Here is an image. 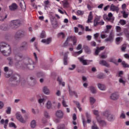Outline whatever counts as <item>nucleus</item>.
I'll list each match as a JSON object with an SVG mask.
<instances>
[{
  "label": "nucleus",
  "instance_id": "nucleus-1",
  "mask_svg": "<svg viewBox=\"0 0 129 129\" xmlns=\"http://www.w3.org/2000/svg\"><path fill=\"white\" fill-rule=\"evenodd\" d=\"M15 66H16L17 68L21 67L22 69H25V70H34V68H35V64H34V62L30 58L26 60L25 62L23 63L21 66H20L19 62L16 61Z\"/></svg>",
  "mask_w": 129,
  "mask_h": 129
},
{
  "label": "nucleus",
  "instance_id": "nucleus-2",
  "mask_svg": "<svg viewBox=\"0 0 129 129\" xmlns=\"http://www.w3.org/2000/svg\"><path fill=\"white\" fill-rule=\"evenodd\" d=\"M0 51L4 56H10L12 53L11 46L6 42L0 43Z\"/></svg>",
  "mask_w": 129,
  "mask_h": 129
},
{
  "label": "nucleus",
  "instance_id": "nucleus-3",
  "mask_svg": "<svg viewBox=\"0 0 129 129\" xmlns=\"http://www.w3.org/2000/svg\"><path fill=\"white\" fill-rule=\"evenodd\" d=\"M86 116L87 118V122L85 120V118L84 117L82 118V122L84 127H86L87 123H90V122H91V115H90L88 112H86Z\"/></svg>",
  "mask_w": 129,
  "mask_h": 129
},
{
  "label": "nucleus",
  "instance_id": "nucleus-4",
  "mask_svg": "<svg viewBox=\"0 0 129 129\" xmlns=\"http://www.w3.org/2000/svg\"><path fill=\"white\" fill-rule=\"evenodd\" d=\"M103 19L104 21L110 22V23H113V21H114V17H113V15L111 13H109L108 15L104 14L103 15Z\"/></svg>",
  "mask_w": 129,
  "mask_h": 129
},
{
  "label": "nucleus",
  "instance_id": "nucleus-5",
  "mask_svg": "<svg viewBox=\"0 0 129 129\" xmlns=\"http://www.w3.org/2000/svg\"><path fill=\"white\" fill-rule=\"evenodd\" d=\"M71 41L73 42L74 46H76V43H77V39H76V37L75 36H69L64 42V45L66 46L67 45H68V43Z\"/></svg>",
  "mask_w": 129,
  "mask_h": 129
},
{
  "label": "nucleus",
  "instance_id": "nucleus-6",
  "mask_svg": "<svg viewBox=\"0 0 129 129\" xmlns=\"http://www.w3.org/2000/svg\"><path fill=\"white\" fill-rule=\"evenodd\" d=\"M18 78H20V77L19 76H18L17 75H15L10 78L11 81H15V82L16 83V84H15V85H18V84H20V82H21L22 84L26 82V81H24V79H21L20 81H16L17 80V78H18Z\"/></svg>",
  "mask_w": 129,
  "mask_h": 129
},
{
  "label": "nucleus",
  "instance_id": "nucleus-7",
  "mask_svg": "<svg viewBox=\"0 0 129 129\" xmlns=\"http://www.w3.org/2000/svg\"><path fill=\"white\" fill-rule=\"evenodd\" d=\"M21 25L20 20H13L11 22V27L12 29H16Z\"/></svg>",
  "mask_w": 129,
  "mask_h": 129
},
{
  "label": "nucleus",
  "instance_id": "nucleus-8",
  "mask_svg": "<svg viewBox=\"0 0 129 129\" xmlns=\"http://www.w3.org/2000/svg\"><path fill=\"white\" fill-rule=\"evenodd\" d=\"M78 59L81 63H83V65H89L91 62H93V61L92 60L85 59L83 57H79Z\"/></svg>",
  "mask_w": 129,
  "mask_h": 129
},
{
  "label": "nucleus",
  "instance_id": "nucleus-9",
  "mask_svg": "<svg viewBox=\"0 0 129 129\" xmlns=\"http://www.w3.org/2000/svg\"><path fill=\"white\" fill-rule=\"evenodd\" d=\"M55 116L59 119H62L64 117V112L61 110H58L55 112Z\"/></svg>",
  "mask_w": 129,
  "mask_h": 129
},
{
  "label": "nucleus",
  "instance_id": "nucleus-10",
  "mask_svg": "<svg viewBox=\"0 0 129 129\" xmlns=\"http://www.w3.org/2000/svg\"><path fill=\"white\" fill-rule=\"evenodd\" d=\"M16 116L17 119L20 122H22V123H25V122H26V121L24 119V118H23V116L19 112L16 113Z\"/></svg>",
  "mask_w": 129,
  "mask_h": 129
},
{
  "label": "nucleus",
  "instance_id": "nucleus-11",
  "mask_svg": "<svg viewBox=\"0 0 129 129\" xmlns=\"http://www.w3.org/2000/svg\"><path fill=\"white\" fill-rule=\"evenodd\" d=\"M50 21L51 23V25L53 27V28H56L57 26H58V23L57 22V20L55 17L52 16L50 18Z\"/></svg>",
  "mask_w": 129,
  "mask_h": 129
},
{
  "label": "nucleus",
  "instance_id": "nucleus-12",
  "mask_svg": "<svg viewBox=\"0 0 129 129\" xmlns=\"http://www.w3.org/2000/svg\"><path fill=\"white\" fill-rule=\"evenodd\" d=\"M119 97V94L117 92L113 93L110 96V99L112 100H117Z\"/></svg>",
  "mask_w": 129,
  "mask_h": 129
},
{
  "label": "nucleus",
  "instance_id": "nucleus-13",
  "mask_svg": "<svg viewBox=\"0 0 129 129\" xmlns=\"http://www.w3.org/2000/svg\"><path fill=\"white\" fill-rule=\"evenodd\" d=\"M96 120L101 126H106V125L107 124L106 121L104 120H101L100 117L99 118H97Z\"/></svg>",
  "mask_w": 129,
  "mask_h": 129
},
{
  "label": "nucleus",
  "instance_id": "nucleus-14",
  "mask_svg": "<svg viewBox=\"0 0 129 129\" xmlns=\"http://www.w3.org/2000/svg\"><path fill=\"white\" fill-rule=\"evenodd\" d=\"M110 10L112 12H116V13H118L119 8H118V7L114 6V5L111 4L110 6Z\"/></svg>",
  "mask_w": 129,
  "mask_h": 129
},
{
  "label": "nucleus",
  "instance_id": "nucleus-15",
  "mask_svg": "<svg viewBox=\"0 0 129 129\" xmlns=\"http://www.w3.org/2000/svg\"><path fill=\"white\" fill-rule=\"evenodd\" d=\"M107 120L108 121H110V122H112V121H114V120H115V116L110 113V114L107 116Z\"/></svg>",
  "mask_w": 129,
  "mask_h": 129
},
{
  "label": "nucleus",
  "instance_id": "nucleus-16",
  "mask_svg": "<svg viewBox=\"0 0 129 129\" xmlns=\"http://www.w3.org/2000/svg\"><path fill=\"white\" fill-rule=\"evenodd\" d=\"M42 91L44 94H46V95H49L51 93V91H50V90L48 88V87L44 86L43 87L42 89Z\"/></svg>",
  "mask_w": 129,
  "mask_h": 129
},
{
  "label": "nucleus",
  "instance_id": "nucleus-17",
  "mask_svg": "<svg viewBox=\"0 0 129 129\" xmlns=\"http://www.w3.org/2000/svg\"><path fill=\"white\" fill-rule=\"evenodd\" d=\"M18 9V5L16 3H13L9 6V9L10 11H15Z\"/></svg>",
  "mask_w": 129,
  "mask_h": 129
},
{
  "label": "nucleus",
  "instance_id": "nucleus-18",
  "mask_svg": "<svg viewBox=\"0 0 129 129\" xmlns=\"http://www.w3.org/2000/svg\"><path fill=\"white\" fill-rule=\"evenodd\" d=\"M114 37V34H113V32H111L110 33L109 38H106L105 41L106 42H111L112 41H113V38Z\"/></svg>",
  "mask_w": 129,
  "mask_h": 129
},
{
  "label": "nucleus",
  "instance_id": "nucleus-19",
  "mask_svg": "<svg viewBox=\"0 0 129 129\" xmlns=\"http://www.w3.org/2000/svg\"><path fill=\"white\" fill-rule=\"evenodd\" d=\"M98 88L100 90H101L102 91H104L105 90H106V87H105V85L99 83L97 85Z\"/></svg>",
  "mask_w": 129,
  "mask_h": 129
},
{
  "label": "nucleus",
  "instance_id": "nucleus-20",
  "mask_svg": "<svg viewBox=\"0 0 129 129\" xmlns=\"http://www.w3.org/2000/svg\"><path fill=\"white\" fill-rule=\"evenodd\" d=\"M42 43H44L46 45H49L51 42H52V38H48L46 39H42L41 40Z\"/></svg>",
  "mask_w": 129,
  "mask_h": 129
},
{
  "label": "nucleus",
  "instance_id": "nucleus-21",
  "mask_svg": "<svg viewBox=\"0 0 129 129\" xmlns=\"http://www.w3.org/2000/svg\"><path fill=\"white\" fill-rule=\"evenodd\" d=\"M93 19V14L92 12H90L88 17L87 23H91V21Z\"/></svg>",
  "mask_w": 129,
  "mask_h": 129
},
{
  "label": "nucleus",
  "instance_id": "nucleus-22",
  "mask_svg": "<svg viewBox=\"0 0 129 129\" xmlns=\"http://www.w3.org/2000/svg\"><path fill=\"white\" fill-rule=\"evenodd\" d=\"M93 112L94 115L96 116V119L97 120V118H100V116H99V111L98 110H93Z\"/></svg>",
  "mask_w": 129,
  "mask_h": 129
},
{
  "label": "nucleus",
  "instance_id": "nucleus-23",
  "mask_svg": "<svg viewBox=\"0 0 129 129\" xmlns=\"http://www.w3.org/2000/svg\"><path fill=\"white\" fill-rule=\"evenodd\" d=\"M105 48V47L104 46H102V47H100V48H97L95 50V55H98V53H99V52H100L101 51H102V50H104Z\"/></svg>",
  "mask_w": 129,
  "mask_h": 129
},
{
  "label": "nucleus",
  "instance_id": "nucleus-24",
  "mask_svg": "<svg viewBox=\"0 0 129 129\" xmlns=\"http://www.w3.org/2000/svg\"><path fill=\"white\" fill-rule=\"evenodd\" d=\"M99 64H100V65H103V66H105L106 67H109V64L107 63L106 61L104 60H100L99 61Z\"/></svg>",
  "mask_w": 129,
  "mask_h": 129
},
{
  "label": "nucleus",
  "instance_id": "nucleus-25",
  "mask_svg": "<svg viewBox=\"0 0 129 129\" xmlns=\"http://www.w3.org/2000/svg\"><path fill=\"white\" fill-rule=\"evenodd\" d=\"M19 4L23 12H25V11H26V4H25V2H24V3L20 2Z\"/></svg>",
  "mask_w": 129,
  "mask_h": 129
},
{
  "label": "nucleus",
  "instance_id": "nucleus-26",
  "mask_svg": "<svg viewBox=\"0 0 129 129\" xmlns=\"http://www.w3.org/2000/svg\"><path fill=\"white\" fill-rule=\"evenodd\" d=\"M110 113H111L109 110H106L102 112V115H103V116H105L107 118V116H108Z\"/></svg>",
  "mask_w": 129,
  "mask_h": 129
},
{
  "label": "nucleus",
  "instance_id": "nucleus-27",
  "mask_svg": "<svg viewBox=\"0 0 129 129\" xmlns=\"http://www.w3.org/2000/svg\"><path fill=\"white\" fill-rule=\"evenodd\" d=\"M37 126V122L35 120H33L31 121L30 123V126L32 128H35Z\"/></svg>",
  "mask_w": 129,
  "mask_h": 129
},
{
  "label": "nucleus",
  "instance_id": "nucleus-28",
  "mask_svg": "<svg viewBox=\"0 0 129 129\" xmlns=\"http://www.w3.org/2000/svg\"><path fill=\"white\" fill-rule=\"evenodd\" d=\"M21 48L23 49V50H26L27 48H28V43L26 42H24L21 44Z\"/></svg>",
  "mask_w": 129,
  "mask_h": 129
},
{
  "label": "nucleus",
  "instance_id": "nucleus-29",
  "mask_svg": "<svg viewBox=\"0 0 129 129\" xmlns=\"http://www.w3.org/2000/svg\"><path fill=\"white\" fill-rule=\"evenodd\" d=\"M62 5L64 8H67L69 7V2H68V0H63L62 1Z\"/></svg>",
  "mask_w": 129,
  "mask_h": 129
},
{
  "label": "nucleus",
  "instance_id": "nucleus-30",
  "mask_svg": "<svg viewBox=\"0 0 129 129\" xmlns=\"http://www.w3.org/2000/svg\"><path fill=\"white\" fill-rule=\"evenodd\" d=\"M74 102L75 103V104L77 105V107L79 108V110L80 111H81L82 110V108L80 107V103H79V102H78L77 101H74Z\"/></svg>",
  "mask_w": 129,
  "mask_h": 129
},
{
  "label": "nucleus",
  "instance_id": "nucleus-31",
  "mask_svg": "<svg viewBox=\"0 0 129 129\" xmlns=\"http://www.w3.org/2000/svg\"><path fill=\"white\" fill-rule=\"evenodd\" d=\"M7 60L9 61V64L10 66H12V65H14V62H15V61L13 60L12 57H8Z\"/></svg>",
  "mask_w": 129,
  "mask_h": 129
},
{
  "label": "nucleus",
  "instance_id": "nucleus-32",
  "mask_svg": "<svg viewBox=\"0 0 129 129\" xmlns=\"http://www.w3.org/2000/svg\"><path fill=\"white\" fill-rule=\"evenodd\" d=\"M83 52V50L81 49L79 51L74 52L73 55V56H74V57H77V56H78L79 55H80V54H81Z\"/></svg>",
  "mask_w": 129,
  "mask_h": 129
},
{
  "label": "nucleus",
  "instance_id": "nucleus-33",
  "mask_svg": "<svg viewBox=\"0 0 129 129\" xmlns=\"http://www.w3.org/2000/svg\"><path fill=\"white\" fill-rule=\"evenodd\" d=\"M69 92L70 95H71V96H73V95H75L76 97H78V95H77V93L76 92L72 91V90H70Z\"/></svg>",
  "mask_w": 129,
  "mask_h": 129
},
{
  "label": "nucleus",
  "instance_id": "nucleus-34",
  "mask_svg": "<svg viewBox=\"0 0 129 129\" xmlns=\"http://www.w3.org/2000/svg\"><path fill=\"white\" fill-rule=\"evenodd\" d=\"M57 129H66L65 124H59L57 126Z\"/></svg>",
  "mask_w": 129,
  "mask_h": 129
},
{
  "label": "nucleus",
  "instance_id": "nucleus-35",
  "mask_svg": "<svg viewBox=\"0 0 129 129\" xmlns=\"http://www.w3.org/2000/svg\"><path fill=\"white\" fill-rule=\"evenodd\" d=\"M46 106L47 108H48V109L51 108V107H52V103H51V101L50 100L47 101Z\"/></svg>",
  "mask_w": 129,
  "mask_h": 129
},
{
  "label": "nucleus",
  "instance_id": "nucleus-36",
  "mask_svg": "<svg viewBox=\"0 0 129 129\" xmlns=\"http://www.w3.org/2000/svg\"><path fill=\"white\" fill-rule=\"evenodd\" d=\"M23 55L22 54H18L16 55V57H15V60L19 62V61H20V60L19 59H22L23 58Z\"/></svg>",
  "mask_w": 129,
  "mask_h": 129
},
{
  "label": "nucleus",
  "instance_id": "nucleus-37",
  "mask_svg": "<svg viewBox=\"0 0 129 129\" xmlns=\"http://www.w3.org/2000/svg\"><path fill=\"white\" fill-rule=\"evenodd\" d=\"M57 81L59 82V85H62V86H65V82H62V79H60V78H57Z\"/></svg>",
  "mask_w": 129,
  "mask_h": 129
},
{
  "label": "nucleus",
  "instance_id": "nucleus-38",
  "mask_svg": "<svg viewBox=\"0 0 129 129\" xmlns=\"http://www.w3.org/2000/svg\"><path fill=\"white\" fill-rule=\"evenodd\" d=\"M8 18V15H1L0 16V21L3 22V21H5V19Z\"/></svg>",
  "mask_w": 129,
  "mask_h": 129
},
{
  "label": "nucleus",
  "instance_id": "nucleus-39",
  "mask_svg": "<svg viewBox=\"0 0 129 129\" xmlns=\"http://www.w3.org/2000/svg\"><path fill=\"white\" fill-rule=\"evenodd\" d=\"M125 117H126L125 113H124V112H122L120 114L119 118H120V119H124L125 118Z\"/></svg>",
  "mask_w": 129,
  "mask_h": 129
},
{
  "label": "nucleus",
  "instance_id": "nucleus-40",
  "mask_svg": "<svg viewBox=\"0 0 129 129\" xmlns=\"http://www.w3.org/2000/svg\"><path fill=\"white\" fill-rule=\"evenodd\" d=\"M119 23L121 26H124L126 24V21L123 19H121L119 21Z\"/></svg>",
  "mask_w": 129,
  "mask_h": 129
},
{
  "label": "nucleus",
  "instance_id": "nucleus-41",
  "mask_svg": "<svg viewBox=\"0 0 129 129\" xmlns=\"http://www.w3.org/2000/svg\"><path fill=\"white\" fill-rule=\"evenodd\" d=\"M121 65L124 68H127V67H128V64H127L124 61L121 62Z\"/></svg>",
  "mask_w": 129,
  "mask_h": 129
},
{
  "label": "nucleus",
  "instance_id": "nucleus-42",
  "mask_svg": "<svg viewBox=\"0 0 129 129\" xmlns=\"http://www.w3.org/2000/svg\"><path fill=\"white\" fill-rule=\"evenodd\" d=\"M121 14H123V17L124 18V19H126V18L128 17V15L126 14V12L124 11H122Z\"/></svg>",
  "mask_w": 129,
  "mask_h": 129
},
{
  "label": "nucleus",
  "instance_id": "nucleus-43",
  "mask_svg": "<svg viewBox=\"0 0 129 129\" xmlns=\"http://www.w3.org/2000/svg\"><path fill=\"white\" fill-rule=\"evenodd\" d=\"M38 103L39 104H41V103H43V104H44L45 103V99L44 98H40L38 99Z\"/></svg>",
  "mask_w": 129,
  "mask_h": 129
},
{
  "label": "nucleus",
  "instance_id": "nucleus-44",
  "mask_svg": "<svg viewBox=\"0 0 129 129\" xmlns=\"http://www.w3.org/2000/svg\"><path fill=\"white\" fill-rule=\"evenodd\" d=\"M84 14V12L81 11V10H78L77 12V15L78 16H82V15Z\"/></svg>",
  "mask_w": 129,
  "mask_h": 129
},
{
  "label": "nucleus",
  "instance_id": "nucleus-45",
  "mask_svg": "<svg viewBox=\"0 0 129 129\" xmlns=\"http://www.w3.org/2000/svg\"><path fill=\"white\" fill-rule=\"evenodd\" d=\"M57 37H61L62 39H64L65 38V34L63 32H60L58 34Z\"/></svg>",
  "mask_w": 129,
  "mask_h": 129
},
{
  "label": "nucleus",
  "instance_id": "nucleus-46",
  "mask_svg": "<svg viewBox=\"0 0 129 129\" xmlns=\"http://www.w3.org/2000/svg\"><path fill=\"white\" fill-rule=\"evenodd\" d=\"M90 90L93 93H96V90L95 89V88H94V87H90Z\"/></svg>",
  "mask_w": 129,
  "mask_h": 129
},
{
  "label": "nucleus",
  "instance_id": "nucleus-47",
  "mask_svg": "<svg viewBox=\"0 0 129 129\" xmlns=\"http://www.w3.org/2000/svg\"><path fill=\"white\" fill-rule=\"evenodd\" d=\"M10 127H14V128H16L17 127V125L14 122H11L9 123Z\"/></svg>",
  "mask_w": 129,
  "mask_h": 129
},
{
  "label": "nucleus",
  "instance_id": "nucleus-48",
  "mask_svg": "<svg viewBox=\"0 0 129 129\" xmlns=\"http://www.w3.org/2000/svg\"><path fill=\"white\" fill-rule=\"evenodd\" d=\"M106 28L107 30L105 31V33H108V30H110L111 28H112V26L111 25H106Z\"/></svg>",
  "mask_w": 129,
  "mask_h": 129
},
{
  "label": "nucleus",
  "instance_id": "nucleus-49",
  "mask_svg": "<svg viewBox=\"0 0 129 129\" xmlns=\"http://www.w3.org/2000/svg\"><path fill=\"white\" fill-rule=\"evenodd\" d=\"M116 31L117 33H120L121 32V28L118 26H116Z\"/></svg>",
  "mask_w": 129,
  "mask_h": 129
},
{
  "label": "nucleus",
  "instance_id": "nucleus-50",
  "mask_svg": "<svg viewBox=\"0 0 129 129\" xmlns=\"http://www.w3.org/2000/svg\"><path fill=\"white\" fill-rule=\"evenodd\" d=\"M31 111L33 114H37V113H39V110H35V109L32 108Z\"/></svg>",
  "mask_w": 129,
  "mask_h": 129
},
{
  "label": "nucleus",
  "instance_id": "nucleus-51",
  "mask_svg": "<svg viewBox=\"0 0 129 129\" xmlns=\"http://www.w3.org/2000/svg\"><path fill=\"white\" fill-rule=\"evenodd\" d=\"M90 102L91 104H93V103H94V102H95V99H94V98H93V97H90Z\"/></svg>",
  "mask_w": 129,
  "mask_h": 129
},
{
  "label": "nucleus",
  "instance_id": "nucleus-52",
  "mask_svg": "<svg viewBox=\"0 0 129 129\" xmlns=\"http://www.w3.org/2000/svg\"><path fill=\"white\" fill-rule=\"evenodd\" d=\"M12 111V108L11 107H8L7 110H6V113L7 114H11V111Z\"/></svg>",
  "mask_w": 129,
  "mask_h": 129
},
{
  "label": "nucleus",
  "instance_id": "nucleus-53",
  "mask_svg": "<svg viewBox=\"0 0 129 129\" xmlns=\"http://www.w3.org/2000/svg\"><path fill=\"white\" fill-rule=\"evenodd\" d=\"M40 37L41 38H46V33H45V31H42L40 34Z\"/></svg>",
  "mask_w": 129,
  "mask_h": 129
},
{
  "label": "nucleus",
  "instance_id": "nucleus-54",
  "mask_svg": "<svg viewBox=\"0 0 129 129\" xmlns=\"http://www.w3.org/2000/svg\"><path fill=\"white\" fill-rule=\"evenodd\" d=\"M8 123H9V119H6L4 121V128H7V126H8Z\"/></svg>",
  "mask_w": 129,
  "mask_h": 129
},
{
  "label": "nucleus",
  "instance_id": "nucleus-55",
  "mask_svg": "<svg viewBox=\"0 0 129 129\" xmlns=\"http://www.w3.org/2000/svg\"><path fill=\"white\" fill-rule=\"evenodd\" d=\"M119 83H122L123 85H124V84H125V81L123 80L122 78H120L119 79Z\"/></svg>",
  "mask_w": 129,
  "mask_h": 129
},
{
  "label": "nucleus",
  "instance_id": "nucleus-56",
  "mask_svg": "<svg viewBox=\"0 0 129 129\" xmlns=\"http://www.w3.org/2000/svg\"><path fill=\"white\" fill-rule=\"evenodd\" d=\"M62 106H63V107H68V105L66 104V101H65L64 100H62Z\"/></svg>",
  "mask_w": 129,
  "mask_h": 129
},
{
  "label": "nucleus",
  "instance_id": "nucleus-57",
  "mask_svg": "<svg viewBox=\"0 0 129 129\" xmlns=\"http://www.w3.org/2000/svg\"><path fill=\"white\" fill-rule=\"evenodd\" d=\"M67 59H68L67 56H64V58H63V64H64V65H67Z\"/></svg>",
  "mask_w": 129,
  "mask_h": 129
},
{
  "label": "nucleus",
  "instance_id": "nucleus-58",
  "mask_svg": "<svg viewBox=\"0 0 129 129\" xmlns=\"http://www.w3.org/2000/svg\"><path fill=\"white\" fill-rule=\"evenodd\" d=\"M121 40H122V38L121 37H117L116 38V44H118V42H120Z\"/></svg>",
  "mask_w": 129,
  "mask_h": 129
},
{
  "label": "nucleus",
  "instance_id": "nucleus-59",
  "mask_svg": "<svg viewBox=\"0 0 129 129\" xmlns=\"http://www.w3.org/2000/svg\"><path fill=\"white\" fill-rule=\"evenodd\" d=\"M82 48V45L81 44H79L77 47H76V50H81V48Z\"/></svg>",
  "mask_w": 129,
  "mask_h": 129
},
{
  "label": "nucleus",
  "instance_id": "nucleus-60",
  "mask_svg": "<svg viewBox=\"0 0 129 129\" xmlns=\"http://www.w3.org/2000/svg\"><path fill=\"white\" fill-rule=\"evenodd\" d=\"M44 116H45V117H46V118H49L50 117V116L49 115V114L47 112H44Z\"/></svg>",
  "mask_w": 129,
  "mask_h": 129
},
{
  "label": "nucleus",
  "instance_id": "nucleus-61",
  "mask_svg": "<svg viewBox=\"0 0 129 129\" xmlns=\"http://www.w3.org/2000/svg\"><path fill=\"white\" fill-rule=\"evenodd\" d=\"M92 129H99V127L97 126V125L94 124L92 126Z\"/></svg>",
  "mask_w": 129,
  "mask_h": 129
},
{
  "label": "nucleus",
  "instance_id": "nucleus-62",
  "mask_svg": "<svg viewBox=\"0 0 129 129\" xmlns=\"http://www.w3.org/2000/svg\"><path fill=\"white\" fill-rule=\"evenodd\" d=\"M75 67H76V66L75 64H73L72 65V68H69V70H74Z\"/></svg>",
  "mask_w": 129,
  "mask_h": 129
},
{
  "label": "nucleus",
  "instance_id": "nucleus-63",
  "mask_svg": "<svg viewBox=\"0 0 129 129\" xmlns=\"http://www.w3.org/2000/svg\"><path fill=\"white\" fill-rule=\"evenodd\" d=\"M56 95H57V96H60V95H61V91L57 90L56 93Z\"/></svg>",
  "mask_w": 129,
  "mask_h": 129
},
{
  "label": "nucleus",
  "instance_id": "nucleus-64",
  "mask_svg": "<svg viewBox=\"0 0 129 129\" xmlns=\"http://www.w3.org/2000/svg\"><path fill=\"white\" fill-rule=\"evenodd\" d=\"M124 58H125V59H127V60H129V54H124Z\"/></svg>",
  "mask_w": 129,
  "mask_h": 129
}]
</instances>
